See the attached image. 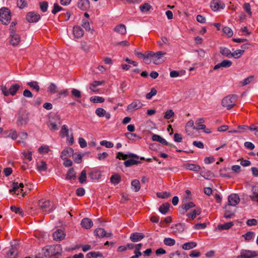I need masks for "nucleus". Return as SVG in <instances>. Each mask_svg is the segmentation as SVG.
<instances>
[{"instance_id":"1","label":"nucleus","mask_w":258,"mask_h":258,"mask_svg":"<svg viewBox=\"0 0 258 258\" xmlns=\"http://www.w3.org/2000/svg\"><path fill=\"white\" fill-rule=\"evenodd\" d=\"M184 167L185 168L190 170L196 172L200 171V174L203 177H205V176H211L212 175V173L211 171L205 169L202 170L201 166L197 164L186 163L184 164Z\"/></svg>"},{"instance_id":"2","label":"nucleus","mask_w":258,"mask_h":258,"mask_svg":"<svg viewBox=\"0 0 258 258\" xmlns=\"http://www.w3.org/2000/svg\"><path fill=\"white\" fill-rule=\"evenodd\" d=\"M236 100V95H230L223 98L222 101V104L223 107L229 110L235 105Z\"/></svg>"},{"instance_id":"3","label":"nucleus","mask_w":258,"mask_h":258,"mask_svg":"<svg viewBox=\"0 0 258 258\" xmlns=\"http://www.w3.org/2000/svg\"><path fill=\"white\" fill-rule=\"evenodd\" d=\"M11 19V13L10 10L7 8H2L0 9V21L4 24L9 23Z\"/></svg>"},{"instance_id":"4","label":"nucleus","mask_w":258,"mask_h":258,"mask_svg":"<svg viewBox=\"0 0 258 258\" xmlns=\"http://www.w3.org/2000/svg\"><path fill=\"white\" fill-rule=\"evenodd\" d=\"M47 255L49 256L60 255L62 251L61 245L59 244L53 245L49 246L46 249Z\"/></svg>"},{"instance_id":"5","label":"nucleus","mask_w":258,"mask_h":258,"mask_svg":"<svg viewBox=\"0 0 258 258\" xmlns=\"http://www.w3.org/2000/svg\"><path fill=\"white\" fill-rule=\"evenodd\" d=\"M166 54L163 51H158L156 52L155 57L153 59V62L156 64H159L165 61V58L164 56Z\"/></svg>"},{"instance_id":"6","label":"nucleus","mask_w":258,"mask_h":258,"mask_svg":"<svg viewBox=\"0 0 258 258\" xmlns=\"http://www.w3.org/2000/svg\"><path fill=\"white\" fill-rule=\"evenodd\" d=\"M142 106L143 104L140 100H135L127 106V110L128 111H133L142 108Z\"/></svg>"},{"instance_id":"7","label":"nucleus","mask_w":258,"mask_h":258,"mask_svg":"<svg viewBox=\"0 0 258 258\" xmlns=\"http://www.w3.org/2000/svg\"><path fill=\"white\" fill-rule=\"evenodd\" d=\"M257 256L255 251L251 250H242L240 254L238 255L236 258H252Z\"/></svg>"},{"instance_id":"8","label":"nucleus","mask_w":258,"mask_h":258,"mask_svg":"<svg viewBox=\"0 0 258 258\" xmlns=\"http://www.w3.org/2000/svg\"><path fill=\"white\" fill-rule=\"evenodd\" d=\"M20 41L21 38L19 34L13 32L12 34L10 35V42L12 45H18L20 43Z\"/></svg>"},{"instance_id":"9","label":"nucleus","mask_w":258,"mask_h":258,"mask_svg":"<svg viewBox=\"0 0 258 258\" xmlns=\"http://www.w3.org/2000/svg\"><path fill=\"white\" fill-rule=\"evenodd\" d=\"M211 7L212 10L217 11L220 9H223L225 7V5L220 0H213L211 2Z\"/></svg>"},{"instance_id":"10","label":"nucleus","mask_w":258,"mask_h":258,"mask_svg":"<svg viewBox=\"0 0 258 258\" xmlns=\"http://www.w3.org/2000/svg\"><path fill=\"white\" fill-rule=\"evenodd\" d=\"M12 188L10 189V192L12 194L18 195L20 191H22V188L24 185L22 183H18V182H13L12 184Z\"/></svg>"},{"instance_id":"11","label":"nucleus","mask_w":258,"mask_h":258,"mask_svg":"<svg viewBox=\"0 0 258 258\" xmlns=\"http://www.w3.org/2000/svg\"><path fill=\"white\" fill-rule=\"evenodd\" d=\"M240 202L239 196L235 194L230 195L228 197V203L229 206H235Z\"/></svg>"},{"instance_id":"12","label":"nucleus","mask_w":258,"mask_h":258,"mask_svg":"<svg viewBox=\"0 0 258 258\" xmlns=\"http://www.w3.org/2000/svg\"><path fill=\"white\" fill-rule=\"evenodd\" d=\"M74 150L70 147L64 149L61 153L60 157L62 160H66L73 156Z\"/></svg>"},{"instance_id":"13","label":"nucleus","mask_w":258,"mask_h":258,"mask_svg":"<svg viewBox=\"0 0 258 258\" xmlns=\"http://www.w3.org/2000/svg\"><path fill=\"white\" fill-rule=\"evenodd\" d=\"M40 17L38 14H36L34 12H30L26 15V20L27 21L30 23L35 22L39 20Z\"/></svg>"},{"instance_id":"14","label":"nucleus","mask_w":258,"mask_h":258,"mask_svg":"<svg viewBox=\"0 0 258 258\" xmlns=\"http://www.w3.org/2000/svg\"><path fill=\"white\" fill-rule=\"evenodd\" d=\"M66 236L64 231L61 229H58L53 234V239L56 241L62 240Z\"/></svg>"},{"instance_id":"15","label":"nucleus","mask_w":258,"mask_h":258,"mask_svg":"<svg viewBox=\"0 0 258 258\" xmlns=\"http://www.w3.org/2000/svg\"><path fill=\"white\" fill-rule=\"evenodd\" d=\"M205 120L203 118H201L198 119L196 123L198 125V126L196 127L197 130H205L204 132L206 133H211V130L209 128L206 129V125L203 124Z\"/></svg>"},{"instance_id":"16","label":"nucleus","mask_w":258,"mask_h":258,"mask_svg":"<svg viewBox=\"0 0 258 258\" xmlns=\"http://www.w3.org/2000/svg\"><path fill=\"white\" fill-rule=\"evenodd\" d=\"M50 206V202L49 200H41L38 202V207L42 211H47V209Z\"/></svg>"},{"instance_id":"17","label":"nucleus","mask_w":258,"mask_h":258,"mask_svg":"<svg viewBox=\"0 0 258 258\" xmlns=\"http://www.w3.org/2000/svg\"><path fill=\"white\" fill-rule=\"evenodd\" d=\"M116 158L119 160L122 159L123 160H125L127 158H134L136 159H139V157L134 154H124L122 152H118L117 154Z\"/></svg>"},{"instance_id":"18","label":"nucleus","mask_w":258,"mask_h":258,"mask_svg":"<svg viewBox=\"0 0 258 258\" xmlns=\"http://www.w3.org/2000/svg\"><path fill=\"white\" fill-rule=\"evenodd\" d=\"M78 6L82 11H87L90 8V2L89 0H80Z\"/></svg>"},{"instance_id":"19","label":"nucleus","mask_w":258,"mask_h":258,"mask_svg":"<svg viewBox=\"0 0 258 258\" xmlns=\"http://www.w3.org/2000/svg\"><path fill=\"white\" fill-rule=\"evenodd\" d=\"M114 31L122 35L126 33V29L124 25L120 24L116 25L113 29Z\"/></svg>"},{"instance_id":"20","label":"nucleus","mask_w":258,"mask_h":258,"mask_svg":"<svg viewBox=\"0 0 258 258\" xmlns=\"http://www.w3.org/2000/svg\"><path fill=\"white\" fill-rule=\"evenodd\" d=\"M145 237V235L142 233L135 232L131 234L130 236V239L134 242H138Z\"/></svg>"},{"instance_id":"21","label":"nucleus","mask_w":258,"mask_h":258,"mask_svg":"<svg viewBox=\"0 0 258 258\" xmlns=\"http://www.w3.org/2000/svg\"><path fill=\"white\" fill-rule=\"evenodd\" d=\"M84 30L80 26H75L73 28V34L76 38H79L84 35Z\"/></svg>"},{"instance_id":"22","label":"nucleus","mask_w":258,"mask_h":258,"mask_svg":"<svg viewBox=\"0 0 258 258\" xmlns=\"http://www.w3.org/2000/svg\"><path fill=\"white\" fill-rule=\"evenodd\" d=\"M196 130V128L194 126V123L192 120H190L187 122L185 125V130L187 133V134L188 135L192 136L193 133L192 132Z\"/></svg>"},{"instance_id":"23","label":"nucleus","mask_w":258,"mask_h":258,"mask_svg":"<svg viewBox=\"0 0 258 258\" xmlns=\"http://www.w3.org/2000/svg\"><path fill=\"white\" fill-rule=\"evenodd\" d=\"M152 139L153 141L159 142L164 145L169 146L170 147H175L173 145L169 144L164 139L159 135H154L152 136Z\"/></svg>"},{"instance_id":"24","label":"nucleus","mask_w":258,"mask_h":258,"mask_svg":"<svg viewBox=\"0 0 258 258\" xmlns=\"http://www.w3.org/2000/svg\"><path fill=\"white\" fill-rule=\"evenodd\" d=\"M232 62L229 60H224L221 63L215 65L214 67V70H217L220 68H229L232 65Z\"/></svg>"},{"instance_id":"25","label":"nucleus","mask_w":258,"mask_h":258,"mask_svg":"<svg viewBox=\"0 0 258 258\" xmlns=\"http://www.w3.org/2000/svg\"><path fill=\"white\" fill-rule=\"evenodd\" d=\"M81 226L85 229H90L93 226L92 221L88 218H84L81 223Z\"/></svg>"},{"instance_id":"26","label":"nucleus","mask_w":258,"mask_h":258,"mask_svg":"<svg viewBox=\"0 0 258 258\" xmlns=\"http://www.w3.org/2000/svg\"><path fill=\"white\" fill-rule=\"evenodd\" d=\"M173 232L176 233H181L184 230V225L182 223H178L171 227Z\"/></svg>"},{"instance_id":"27","label":"nucleus","mask_w":258,"mask_h":258,"mask_svg":"<svg viewBox=\"0 0 258 258\" xmlns=\"http://www.w3.org/2000/svg\"><path fill=\"white\" fill-rule=\"evenodd\" d=\"M104 83V81H94L92 83L90 84L89 88L90 90L94 92H98V90L96 89V87L97 86L101 85Z\"/></svg>"},{"instance_id":"28","label":"nucleus","mask_w":258,"mask_h":258,"mask_svg":"<svg viewBox=\"0 0 258 258\" xmlns=\"http://www.w3.org/2000/svg\"><path fill=\"white\" fill-rule=\"evenodd\" d=\"M233 222H230L226 223L224 224L219 225L216 228L217 230H228L230 229L232 226H233Z\"/></svg>"},{"instance_id":"29","label":"nucleus","mask_w":258,"mask_h":258,"mask_svg":"<svg viewBox=\"0 0 258 258\" xmlns=\"http://www.w3.org/2000/svg\"><path fill=\"white\" fill-rule=\"evenodd\" d=\"M132 189L137 192L141 188V184L139 180L135 179L131 182Z\"/></svg>"},{"instance_id":"30","label":"nucleus","mask_w":258,"mask_h":258,"mask_svg":"<svg viewBox=\"0 0 258 258\" xmlns=\"http://www.w3.org/2000/svg\"><path fill=\"white\" fill-rule=\"evenodd\" d=\"M252 195L249 196L253 201L258 202V186H254L252 188Z\"/></svg>"},{"instance_id":"31","label":"nucleus","mask_w":258,"mask_h":258,"mask_svg":"<svg viewBox=\"0 0 258 258\" xmlns=\"http://www.w3.org/2000/svg\"><path fill=\"white\" fill-rule=\"evenodd\" d=\"M47 168L46 163L44 161L41 160L37 163V168L39 171H44Z\"/></svg>"},{"instance_id":"32","label":"nucleus","mask_w":258,"mask_h":258,"mask_svg":"<svg viewBox=\"0 0 258 258\" xmlns=\"http://www.w3.org/2000/svg\"><path fill=\"white\" fill-rule=\"evenodd\" d=\"M197 246V243L194 241L186 242L182 246V249L184 250H189Z\"/></svg>"},{"instance_id":"33","label":"nucleus","mask_w":258,"mask_h":258,"mask_svg":"<svg viewBox=\"0 0 258 258\" xmlns=\"http://www.w3.org/2000/svg\"><path fill=\"white\" fill-rule=\"evenodd\" d=\"M170 204L168 203H165L162 204L159 208V211L163 214L167 213L169 209Z\"/></svg>"},{"instance_id":"34","label":"nucleus","mask_w":258,"mask_h":258,"mask_svg":"<svg viewBox=\"0 0 258 258\" xmlns=\"http://www.w3.org/2000/svg\"><path fill=\"white\" fill-rule=\"evenodd\" d=\"M20 87V85L18 84H15L12 85L11 87L9 88V95H15L19 89Z\"/></svg>"},{"instance_id":"35","label":"nucleus","mask_w":258,"mask_h":258,"mask_svg":"<svg viewBox=\"0 0 258 258\" xmlns=\"http://www.w3.org/2000/svg\"><path fill=\"white\" fill-rule=\"evenodd\" d=\"M220 53L224 56L228 58L231 57V51L230 50L226 47H221L220 50Z\"/></svg>"},{"instance_id":"36","label":"nucleus","mask_w":258,"mask_h":258,"mask_svg":"<svg viewBox=\"0 0 258 258\" xmlns=\"http://www.w3.org/2000/svg\"><path fill=\"white\" fill-rule=\"evenodd\" d=\"M138 159H136L135 158L134 159H130L127 160L125 161L124 162V164L126 167H130L134 165H137L140 162L137 160Z\"/></svg>"},{"instance_id":"37","label":"nucleus","mask_w":258,"mask_h":258,"mask_svg":"<svg viewBox=\"0 0 258 258\" xmlns=\"http://www.w3.org/2000/svg\"><path fill=\"white\" fill-rule=\"evenodd\" d=\"M60 136L62 138L64 137H69V130L66 125H63L60 131Z\"/></svg>"},{"instance_id":"38","label":"nucleus","mask_w":258,"mask_h":258,"mask_svg":"<svg viewBox=\"0 0 258 258\" xmlns=\"http://www.w3.org/2000/svg\"><path fill=\"white\" fill-rule=\"evenodd\" d=\"M95 234L99 237H104L106 236V231L103 228H98L94 231Z\"/></svg>"},{"instance_id":"39","label":"nucleus","mask_w":258,"mask_h":258,"mask_svg":"<svg viewBox=\"0 0 258 258\" xmlns=\"http://www.w3.org/2000/svg\"><path fill=\"white\" fill-rule=\"evenodd\" d=\"M200 214L201 209L200 208H197L194 210L191 213L187 214V216L191 219H194L196 218L197 215H199Z\"/></svg>"},{"instance_id":"40","label":"nucleus","mask_w":258,"mask_h":258,"mask_svg":"<svg viewBox=\"0 0 258 258\" xmlns=\"http://www.w3.org/2000/svg\"><path fill=\"white\" fill-rule=\"evenodd\" d=\"M244 53V50L238 49L231 53V57L235 58H240Z\"/></svg>"},{"instance_id":"41","label":"nucleus","mask_w":258,"mask_h":258,"mask_svg":"<svg viewBox=\"0 0 258 258\" xmlns=\"http://www.w3.org/2000/svg\"><path fill=\"white\" fill-rule=\"evenodd\" d=\"M89 176L90 177H100L102 175L100 171L96 169H93L89 173Z\"/></svg>"},{"instance_id":"42","label":"nucleus","mask_w":258,"mask_h":258,"mask_svg":"<svg viewBox=\"0 0 258 258\" xmlns=\"http://www.w3.org/2000/svg\"><path fill=\"white\" fill-rule=\"evenodd\" d=\"M27 85L33 89L36 90V92H38L39 91L40 88L37 82L32 81L28 82Z\"/></svg>"},{"instance_id":"43","label":"nucleus","mask_w":258,"mask_h":258,"mask_svg":"<svg viewBox=\"0 0 258 258\" xmlns=\"http://www.w3.org/2000/svg\"><path fill=\"white\" fill-rule=\"evenodd\" d=\"M73 158L75 162L80 163L82 161V156L80 154L73 153Z\"/></svg>"},{"instance_id":"44","label":"nucleus","mask_w":258,"mask_h":258,"mask_svg":"<svg viewBox=\"0 0 258 258\" xmlns=\"http://www.w3.org/2000/svg\"><path fill=\"white\" fill-rule=\"evenodd\" d=\"M90 101L94 103H102L104 102V99L100 96L91 97L90 99Z\"/></svg>"},{"instance_id":"45","label":"nucleus","mask_w":258,"mask_h":258,"mask_svg":"<svg viewBox=\"0 0 258 258\" xmlns=\"http://www.w3.org/2000/svg\"><path fill=\"white\" fill-rule=\"evenodd\" d=\"M49 151V147L47 145L41 146L38 148V152L40 154L48 153Z\"/></svg>"},{"instance_id":"46","label":"nucleus","mask_w":258,"mask_h":258,"mask_svg":"<svg viewBox=\"0 0 258 258\" xmlns=\"http://www.w3.org/2000/svg\"><path fill=\"white\" fill-rule=\"evenodd\" d=\"M164 243L167 246H171L175 244V241L171 238H165L164 239Z\"/></svg>"},{"instance_id":"47","label":"nucleus","mask_w":258,"mask_h":258,"mask_svg":"<svg viewBox=\"0 0 258 258\" xmlns=\"http://www.w3.org/2000/svg\"><path fill=\"white\" fill-rule=\"evenodd\" d=\"M223 32L229 37H232L233 34L232 30L228 27H224L223 28Z\"/></svg>"},{"instance_id":"48","label":"nucleus","mask_w":258,"mask_h":258,"mask_svg":"<svg viewBox=\"0 0 258 258\" xmlns=\"http://www.w3.org/2000/svg\"><path fill=\"white\" fill-rule=\"evenodd\" d=\"M140 10L143 12H148L152 8V7L148 3H145L140 7Z\"/></svg>"},{"instance_id":"49","label":"nucleus","mask_w":258,"mask_h":258,"mask_svg":"<svg viewBox=\"0 0 258 258\" xmlns=\"http://www.w3.org/2000/svg\"><path fill=\"white\" fill-rule=\"evenodd\" d=\"M196 206L195 204L192 202H189L186 204H185L182 205V208L183 210H184V212H186L190 208L195 207Z\"/></svg>"},{"instance_id":"50","label":"nucleus","mask_w":258,"mask_h":258,"mask_svg":"<svg viewBox=\"0 0 258 258\" xmlns=\"http://www.w3.org/2000/svg\"><path fill=\"white\" fill-rule=\"evenodd\" d=\"M47 91L51 94H54L57 92V87L54 83H50L47 88Z\"/></svg>"},{"instance_id":"51","label":"nucleus","mask_w":258,"mask_h":258,"mask_svg":"<svg viewBox=\"0 0 258 258\" xmlns=\"http://www.w3.org/2000/svg\"><path fill=\"white\" fill-rule=\"evenodd\" d=\"M18 255V251H15V250L11 248V249L7 252L6 257L7 258H11L12 256H14V257H16Z\"/></svg>"},{"instance_id":"52","label":"nucleus","mask_w":258,"mask_h":258,"mask_svg":"<svg viewBox=\"0 0 258 258\" xmlns=\"http://www.w3.org/2000/svg\"><path fill=\"white\" fill-rule=\"evenodd\" d=\"M19 245V241L17 240H15L11 243V248L15 251H18Z\"/></svg>"},{"instance_id":"53","label":"nucleus","mask_w":258,"mask_h":258,"mask_svg":"<svg viewBox=\"0 0 258 258\" xmlns=\"http://www.w3.org/2000/svg\"><path fill=\"white\" fill-rule=\"evenodd\" d=\"M106 111L102 108H98L95 111L96 114L99 117H103Z\"/></svg>"},{"instance_id":"54","label":"nucleus","mask_w":258,"mask_h":258,"mask_svg":"<svg viewBox=\"0 0 258 258\" xmlns=\"http://www.w3.org/2000/svg\"><path fill=\"white\" fill-rule=\"evenodd\" d=\"M157 197L162 199L167 198L171 196V194L167 191L164 192H158L157 193Z\"/></svg>"},{"instance_id":"55","label":"nucleus","mask_w":258,"mask_h":258,"mask_svg":"<svg viewBox=\"0 0 258 258\" xmlns=\"http://www.w3.org/2000/svg\"><path fill=\"white\" fill-rule=\"evenodd\" d=\"M254 233L253 232H247L245 234L243 235L242 236L244 237L245 240H250L254 236Z\"/></svg>"},{"instance_id":"56","label":"nucleus","mask_w":258,"mask_h":258,"mask_svg":"<svg viewBox=\"0 0 258 258\" xmlns=\"http://www.w3.org/2000/svg\"><path fill=\"white\" fill-rule=\"evenodd\" d=\"M253 76H250L243 80L240 83L242 86H245L248 84L253 80Z\"/></svg>"},{"instance_id":"57","label":"nucleus","mask_w":258,"mask_h":258,"mask_svg":"<svg viewBox=\"0 0 258 258\" xmlns=\"http://www.w3.org/2000/svg\"><path fill=\"white\" fill-rule=\"evenodd\" d=\"M11 209L13 212H14L16 214H19L23 216V210L20 207H16L15 206H11Z\"/></svg>"},{"instance_id":"58","label":"nucleus","mask_w":258,"mask_h":258,"mask_svg":"<svg viewBox=\"0 0 258 258\" xmlns=\"http://www.w3.org/2000/svg\"><path fill=\"white\" fill-rule=\"evenodd\" d=\"M243 9L245 10V11L247 13V14L250 16H251L252 12H251V8L250 5L249 3H245L243 5Z\"/></svg>"},{"instance_id":"59","label":"nucleus","mask_w":258,"mask_h":258,"mask_svg":"<svg viewBox=\"0 0 258 258\" xmlns=\"http://www.w3.org/2000/svg\"><path fill=\"white\" fill-rule=\"evenodd\" d=\"M39 5H40V7L41 10L43 12H45L47 11V8H48V3H47V2H40L39 3Z\"/></svg>"},{"instance_id":"60","label":"nucleus","mask_w":258,"mask_h":258,"mask_svg":"<svg viewBox=\"0 0 258 258\" xmlns=\"http://www.w3.org/2000/svg\"><path fill=\"white\" fill-rule=\"evenodd\" d=\"M174 115V113L172 110L170 109L167 110L164 115V118L165 119H168L171 117H173Z\"/></svg>"},{"instance_id":"61","label":"nucleus","mask_w":258,"mask_h":258,"mask_svg":"<svg viewBox=\"0 0 258 258\" xmlns=\"http://www.w3.org/2000/svg\"><path fill=\"white\" fill-rule=\"evenodd\" d=\"M157 90L155 88H152L151 92L146 94V98L148 99H150L153 96L156 95Z\"/></svg>"},{"instance_id":"62","label":"nucleus","mask_w":258,"mask_h":258,"mask_svg":"<svg viewBox=\"0 0 258 258\" xmlns=\"http://www.w3.org/2000/svg\"><path fill=\"white\" fill-rule=\"evenodd\" d=\"M61 10L62 8L60 7L57 3H55L53 5V8L52 10V13L53 14H55Z\"/></svg>"},{"instance_id":"63","label":"nucleus","mask_w":258,"mask_h":258,"mask_svg":"<svg viewBox=\"0 0 258 258\" xmlns=\"http://www.w3.org/2000/svg\"><path fill=\"white\" fill-rule=\"evenodd\" d=\"M101 255L99 252H90L87 254L88 258H97L98 256Z\"/></svg>"},{"instance_id":"64","label":"nucleus","mask_w":258,"mask_h":258,"mask_svg":"<svg viewBox=\"0 0 258 258\" xmlns=\"http://www.w3.org/2000/svg\"><path fill=\"white\" fill-rule=\"evenodd\" d=\"M169 256L170 258H182V256L178 251L170 253Z\"/></svg>"}]
</instances>
